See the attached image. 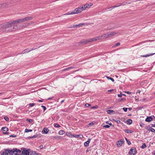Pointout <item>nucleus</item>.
<instances>
[{
  "label": "nucleus",
  "instance_id": "f257e3e1",
  "mask_svg": "<svg viewBox=\"0 0 155 155\" xmlns=\"http://www.w3.org/2000/svg\"><path fill=\"white\" fill-rule=\"evenodd\" d=\"M19 29L17 25H13L9 22L0 25V32L13 31Z\"/></svg>",
  "mask_w": 155,
  "mask_h": 155
},
{
  "label": "nucleus",
  "instance_id": "f03ea898",
  "mask_svg": "<svg viewBox=\"0 0 155 155\" xmlns=\"http://www.w3.org/2000/svg\"><path fill=\"white\" fill-rule=\"evenodd\" d=\"M84 10L83 8L81 6H80L78 8H76L74 10L71 12H69L64 14V15H69L81 13Z\"/></svg>",
  "mask_w": 155,
  "mask_h": 155
},
{
  "label": "nucleus",
  "instance_id": "7ed1b4c3",
  "mask_svg": "<svg viewBox=\"0 0 155 155\" xmlns=\"http://www.w3.org/2000/svg\"><path fill=\"white\" fill-rule=\"evenodd\" d=\"M9 154L10 155L11 153H14V154H15V155H21V153L22 151L19 149H18L17 148H14L12 150H9Z\"/></svg>",
  "mask_w": 155,
  "mask_h": 155
},
{
  "label": "nucleus",
  "instance_id": "20e7f679",
  "mask_svg": "<svg viewBox=\"0 0 155 155\" xmlns=\"http://www.w3.org/2000/svg\"><path fill=\"white\" fill-rule=\"evenodd\" d=\"M21 149L23 150L22 151L21 153L22 155H30L29 150H30L27 149V148L24 147H22L21 148ZM30 155H31V154Z\"/></svg>",
  "mask_w": 155,
  "mask_h": 155
},
{
  "label": "nucleus",
  "instance_id": "39448f33",
  "mask_svg": "<svg viewBox=\"0 0 155 155\" xmlns=\"http://www.w3.org/2000/svg\"><path fill=\"white\" fill-rule=\"evenodd\" d=\"M91 39L90 38L87 39L86 40H83L79 42L80 44L85 45L89 42H90Z\"/></svg>",
  "mask_w": 155,
  "mask_h": 155
},
{
  "label": "nucleus",
  "instance_id": "423d86ee",
  "mask_svg": "<svg viewBox=\"0 0 155 155\" xmlns=\"http://www.w3.org/2000/svg\"><path fill=\"white\" fill-rule=\"evenodd\" d=\"M137 152L136 148H131L129 152V153L130 155H134Z\"/></svg>",
  "mask_w": 155,
  "mask_h": 155
},
{
  "label": "nucleus",
  "instance_id": "0eeeda50",
  "mask_svg": "<svg viewBox=\"0 0 155 155\" xmlns=\"http://www.w3.org/2000/svg\"><path fill=\"white\" fill-rule=\"evenodd\" d=\"M9 150H11L8 149H4V151H3L2 153L1 154V155H8L9 153L8 152Z\"/></svg>",
  "mask_w": 155,
  "mask_h": 155
},
{
  "label": "nucleus",
  "instance_id": "6e6552de",
  "mask_svg": "<svg viewBox=\"0 0 155 155\" xmlns=\"http://www.w3.org/2000/svg\"><path fill=\"white\" fill-rule=\"evenodd\" d=\"M155 118V117L152 115L151 116L147 117L145 119V121L147 122H150L153 120V118Z\"/></svg>",
  "mask_w": 155,
  "mask_h": 155
},
{
  "label": "nucleus",
  "instance_id": "1a4fd4ad",
  "mask_svg": "<svg viewBox=\"0 0 155 155\" xmlns=\"http://www.w3.org/2000/svg\"><path fill=\"white\" fill-rule=\"evenodd\" d=\"M109 37H111L116 35L118 34V32H116L114 31H111L108 32Z\"/></svg>",
  "mask_w": 155,
  "mask_h": 155
},
{
  "label": "nucleus",
  "instance_id": "9d476101",
  "mask_svg": "<svg viewBox=\"0 0 155 155\" xmlns=\"http://www.w3.org/2000/svg\"><path fill=\"white\" fill-rule=\"evenodd\" d=\"M124 142V141L123 140H120L118 141L117 142V144L118 147H120L121 146L122 144Z\"/></svg>",
  "mask_w": 155,
  "mask_h": 155
},
{
  "label": "nucleus",
  "instance_id": "9b49d317",
  "mask_svg": "<svg viewBox=\"0 0 155 155\" xmlns=\"http://www.w3.org/2000/svg\"><path fill=\"white\" fill-rule=\"evenodd\" d=\"M91 40L90 41V42H91L93 41H96L97 40H101V36H99L95 38H90Z\"/></svg>",
  "mask_w": 155,
  "mask_h": 155
},
{
  "label": "nucleus",
  "instance_id": "f8f14e48",
  "mask_svg": "<svg viewBox=\"0 0 155 155\" xmlns=\"http://www.w3.org/2000/svg\"><path fill=\"white\" fill-rule=\"evenodd\" d=\"M91 139V138H89L87 141H86L84 143V145L85 147H87L88 146L89 144L90 143Z\"/></svg>",
  "mask_w": 155,
  "mask_h": 155
},
{
  "label": "nucleus",
  "instance_id": "ddd939ff",
  "mask_svg": "<svg viewBox=\"0 0 155 155\" xmlns=\"http://www.w3.org/2000/svg\"><path fill=\"white\" fill-rule=\"evenodd\" d=\"M35 49H36L35 48V49L32 48L31 50H29L28 49V48L25 49L23 51L22 54H25L26 53H27L28 52H29L30 51H31L32 50H35Z\"/></svg>",
  "mask_w": 155,
  "mask_h": 155
},
{
  "label": "nucleus",
  "instance_id": "4468645a",
  "mask_svg": "<svg viewBox=\"0 0 155 155\" xmlns=\"http://www.w3.org/2000/svg\"><path fill=\"white\" fill-rule=\"evenodd\" d=\"M101 39H105L108 37H109L108 33L106 34H104V35H102L101 36Z\"/></svg>",
  "mask_w": 155,
  "mask_h": 155
},
{
  "label": "nucleus",
  "instance_id": "2eb2a0df",
  "mask_svg": "<svg viewBox=\"0 0 155 155\" xmlns=\"http://www.w3.org/2000/svg\"><path fill=\"white\" fill-rule=\"evenodd\" d=\"M49 129L46 127L44 128L42 132L43 134H47L49 132Z\"/></svg>",
  "mask_w": 155,
  "mask_h": 155
},
{
  "label": "nucleus",
  "instance_id": "dca6fc26",
  "mask_svg": "<svg viewBox=\"0 0 155 155\" xmlns=\"http://www.w3.org/2000/svg\"><path fill=\"white\" fill-rule=\"evenodd\" d=\"M8 5L6 3H4L2 4H0V8H5Z\"/></svg>",
  "mask_w": 155,
  "mask_h": 155
},
{
  "label": "nucleus",
  "instance_id": "f3484780",
  "mask_svg": "<svg viewBox=\"0 0 155 155\" xmlns=\"http://www.w3.org/2000/svg\"><path fill=\"white\" fill-rule=\"evenodd\" d=\"M72 136L76 138L79 137L80 138H82L83 137V135L78 134H72Z\"/></svg>",
  "mask_w": 155,
  "mask_h": 155
},
{
  "label": "nucleus",
  "instance_id": "a211bd4d",
  "mask_svg": "<svg viewBox=\"0 0 155 155\" xmlns=\"http://www.w3.org/2000/svg\"><path fill=\"white\" fill-rule=\"evenodd\" d=\"M83 25V23L80 24L78 25H73V26H71V27H70V28H75V27H81L82 25Z\"/></svg>",
  "mask_w": 155,
  "mask_h": 155
},
{
  "label": "nucleus",
  "instance_id": "6ab92c4d",
  "mask_svg": "<svg viewBox=\"0 0 155 155\" xmlns=\"http://www.w3.org/2000/svg\"><path fill=\"white\" fill-rule=\"evenodd\" d=\"M29 23H24L23 24H22L21 25L20 27H19L20 28V27L21 28H25L26 26H28V25Z\"/></svg>",
  "mask_w": 155,
  "mask_h": 155
},
{
  "label": "nucleus",
  "instance_id": "aec40b11",
  "mask_svg": "<svg viewBox=\"0 0 155 155\" xmlns=\"http://www.w3.org/2000/svg\"><path fill=\"white\" fill-rule=\"evenodd\" d=\"M9 22H10V23H11L13 25H15V24H18V20H14L12 21H10Z\"/></svg>",
  "mask_w": 155,
  "mask_h": 155
},
{
  "label": "nucleus",
  "instance_id": "412c9836",
  "mask_svg": "<svg viewBox=\"0 0 155 155\" xmlns=\"http://www.w3.org/2000/svg\"><path fill=\"white\" fill-rule=\"evenodd\" d=\"M1 130L7 132L8 130V129L7 127H3L2 128Z\"/></svg>",
  "mask_w": 155,
  "mask_h": 155
},
{
  "label": "nucleus",
  "instance_id": "4be33fe9",
  "mask_svg": "<svg viewBox=\"0 0 155 155\" xmlns=\"http://www.w3.org/2000/svg\"><path fill=\"white\" fill-rule=\"evenodd\" d=\"M124 131H125L126 133L127 134H130L131 133L133 132V131L131 130H130L129 129H127L126 130H124Z\"/></svg>",
  "mask_w": 155,
  "mask_h": 155
},
{
  "label": "nucleus",
  "instance_id": "5701e85b",
  "mask_svg": "<svg viewBox=\"0 0 155 155\" xmlns=\"http://www.w3.org/2000/svg\"><path fill=\"white\" fill-rule=\"evenodd\" d=\"M127 124L128 125L130 124L132 122V120L131 119H129L127 120L126 122Z\"/></svg>",
  "mask_w": 155,
  "mask_h": 155
},
{
  "label": "nucleus",
  "instance_id": "b1692460",
  "mask_svg": "<svg viewBox=\"0 0 155 155\" xmlns=\"http://www.w3.org/2000/svg\"><path fill=\"white\" fill-rule=\"evenodd\" d=\"M33 17L31 16L25 17L26 21L31 20L32 19Z\"/></svg>",
  "mask_w": 155,
  "mask_h": 155
},
{
  "label": "nucleus",
  "instance_id": "393cba45",
  "mask_svg": "<svg viewBox=\"0 0 155 155\" xmlns=\"http://www.w3.org/2000/svg\"><path fill=\"white\" fill-rule=\"evenodd\" d=\"M155 54V53H152V54H147V55H141V56H140L143 57H149L150 56H152Z\"/></svg>",
  "mask_w": 155,
  "mask_h": 155
},
{
  "label": "nucleus",
  "instance_id": "a878e982",
  "mask_svg": "<svg viewBox=\"0 0 155 155\" xmlns=\"http://www.w3.org/2000/svg\"><path fill=\"white\" fill-rule=\"evenodd\" d=\"M73 68V67H69L68 68H65L63 70V71H66L67 70H68L70 69H71Z\"/></svg>",
  "mask_w": 155,
  "mask_h": 155
},
{
  "label": "nucleus",
  "instance_id": "bb28decb",
  "mask_svg": "<svg viewBox=\"0 0 155 155\" xmlns=\"http://www.w3.org/2000/svg\"><path fill=\"white\" fill-rule=\"evenodd\" d=\"M65 132L64 131V130H60L59 132V134L60 135H62L64 134Z\"/></svg>",
  "mask_w": 155,
  "mask_h": 155
},
{
  "label": "nucleus",
  "instance_id": "cd10ccee",
  "mask_svg": "<svg viewBox=\"0 0 155 155\" xmlns=\"http://www.w3.org/2000/svg\"><path fill=\"white\" fill-rule=\"evenodd\" d=\"M32 131V130L31 129H26L25 130V132H26V133L28 132H31Z\"/></svg>",
  "mask_w": 155,
  "mask_h": 155
},
{
  "label": "nucleus",
  "instance_id": "c85d7f7f",
  "mask_svg": "<svg viewBox=\"0 0 155 155\" xmlns=\"http://www.w3.org/2000/svg\"><path fill=\"white\" fill-rule=\"evenodd\" d=\"M108 113L109 114H110L111 113H113V112H114V111L113 110H108L107 111Z\"/></svg>",
  "mask_w": 155,
  "mask_h": 155
},
{
  "label": "nucleus",
  "instance_id": "c756f323",
  "mask_svg": "<svg viewBox=\"0 0 155 155\" xmlns=\"http://www.w3.org/2000/svg\"><path fill=\"white\" fill-rule=\"evenodd\" d=\"M125 139L127 141V144L129 145H130L131 144V143L130 142V141L128 140V139L126 138H125Z\"/></svg>",
  "mask_w": 155,
  "mask_h": 155
},
{
  "label": "nucleus",
  "instance_id": "7c9ffc66",
  "mask_svg": "<svg viewBox=\"0 0 155 155\" xmlns=\"http://www.w3.org/2000/svg\"><path fill=\"white\" fill-rule=\"evenodd\" d=\"M38 136V135H35L32 137H29V138H33L37 137Z\"/></svg>",
  "mask_w": 155,
  "mask_h": 155
},
{
  "label": "nucleus",
  "instance_id": "2f4dec72",
  "mask_svg": "<svg viewBox=\"0 0 155 155\" xmlns=\"http://www.w3.org/2000/svg\"><path fill=\"white\" fill-rule=\"evenodd\" d=\"M107 78L108 79L110 80L112 82H114V79L113 78H111L110 77H107Z\"/></svg>",
  "mask_w": 155,
  "mask_h": 155
},
{
  "label": "nucleus",
  "instance_id": "473e14b6",
  "mask_svg": "<svg viewBox=\"0 0 155 155\" xmlns=\"http://www.w3.org/2000/svg\"><path fill=\"white\" fill-rule=\"evenodd\" d=\"M147 146H146L145 143H143L142 147H141L142 148L144 149Z\"/></svg>",
  "mask_w": 155,
  "mask_h": 155
},
{
  "label": "nucleus",
  "instance_id": "72a5a7b5",
  "mask_svg": "<svg viewBox=\"0 0 155 155\" xmlns=\"http://www.w3.org/2000/svg\"><path fill=\"white\" fill-rule=\"evenodd\" d=\"M87 5L86 4L84 5L83 6H81L83 8L84 10V9L88 8L87 6Z\"/></svg>",
  "mask_w": 155,
  "mask_h": 155
},
{
  "label": "nucleus",
  "instance_id": "f704fd0d",
  "mask_svg": "<svg viewBox=\"0 0 155 155\" xmlns=\"http://www.w3.org/2000/svg\"><path fill=\"white\" fill-rule=\"evenodd\" d=\"M124 5V4H122L121 3H120L119 5H118V6H114L113 7H111V8H115L116 7H119V6H120V5Z\"/></svg>",
  "mask_w": 155,
  "mask_h": 155
},
{
  "label": "nucleus",
  "instance_id": "c9c22d12",
  "mask_svg": "<svg viewBox=\"0 0 155 155\" xmlns=\"http://www.w3.org/2000/svg\"><path fill=\"white\" fill-rule=\"evenodd\" d=\"M125 100V99L124 98H119L118 99V101L119 102H121L122 101H124Z\"/></svg>",
  "mask_w": 155,
  "mask_h": 155
},
{
  "label": "nucleus",
  "instance_id": "e433bc0d",
  "mask_svg": "<svg viewBox=\"0 0 155 155\" xmlns=\"http://www.w3.org/2000/svg\"><path fill=\"white\" fill-rule=\"evenodd\" d=\"M66 135L68 136L69 137L72 136V134L70 133H67Z\"/></svg>",
  "mask_w": 155,
  "mask_h": 155
},
{
  "label": "nucleus",
  "instance_id": "4c0bfd02",
  "mask_svg": "<svg viewBox=\"0 0 155 155\" xmlns=\"http://www.w3.org/2000/svg\"><path fill=\"white\" fill-rule=\"evenodd\" d=\"M145 128L148 130H150V127L149 126V125L148 126H147L145 127Z\"/></svg>",
  "mask_w": 155,
  "mask_h": 155
},
{
  "label": "nucleus",
  "instance_id": "58836bf2",
  "mask_svg": "<svg viewBox=\"0 0 155 155\" xmlns=\"http://www.w3.org/2000/svg\"><path fill=\"white\" fill-rule=\"evenodd\" d=\"M110 127V126L108 125H106L103 126V128H108Z\"/></svg>",
  "mask_w": 155,
  "mask_h": 155
},
{
  "label": "nucleus",
  "instance_id": "ea45409f",
  "mask_svg": "<svg viewBox=\"0 0 155 155\" xmlns=\"http://www.w3.org/2000/svg\"><path fill=\"white\" fill-rule=\"evenodd\" d=\"M87 6L88 8H89L91 6H92L93 4L92 3H90L89 4H87Z\"/></svg>",
  "mask_w": 155,
  "mask_h": 155
},
{
  "label": "nucleus",
  "instance_id": "a19ab883",
  "mask_svg": "<svg viewBox=\"0 0 155 155\" xmlns=\"http://www.w3.org/2000/svg\"><path fill=\"white\" fill-rule=\"evenodd\" d=\"M54 126L55 127H60V126L58 124H55Z\"/></svg>",
  "mask_w": 155,
  "mask_h": 155
},
{
  "label": "nucleus",
  "instance_id": "79ce46f5",
  "mask_svg": "<svg viewBox=\"0 0 155 155\" xmlns=\"http://www.w3.org/2000/svg\"><path fill=\"white\" fill-rule=\"evenodd\" d=\"M4 119L6 121H8L9 120V118L7 116H5Z\"/></svg>",
  "mask_w": 155,
  "mask_h": 155
},
{
  "label": "nucleus",
  "instance_id": "37998d69",
  "mask_svg": "<svg viewBox=\"0 0 155 155\" xmlns=\"http://www.w3.org/2000/svg\"><path fill=\"white\" fill-rule=\"evenodd\" d=\"M127 109H128V108H127L124 107L123 108V110L125 112H126L127 111Z\"/></svg>",
  "mask_w": 155,
  "mask_h": 155
},
{
  "label": "nucleus",
  "instance_id": "c03bdc74",
  "mask_svg": "<svg viewBox=\"0 0 155 155\" xmlns=\"http://www.w3.org/2000/svg\"><path fill=\"white\" fill-rule=\"evenodd\" d=\"M152 132H155V130L153 128L150 127V130Z\"/></svg>",
  "mask_w": 155,
  "mask_h": 155
},
{
  "label": "nucleus",
  "instance_id": "a18cd8bd",
  "mask_svg": "<svg viewBox=\"0 0 155 155\" xmlns=\"http://www.w3.org/2000/svg\"><path fill=\"white\" fill-rule=\"evenodd\" d=\"M27 121L29 122H30V123H31L33 121V120H32V119H27Z\"/></svg>",
  "mask_w": 155,
  "mask_h": 155
},
{
  "label": "nucleus",
  "instance_id": "49530a36",
  "mask_svg": "<svg viewBox=\"0 0 155 155\" xmlns=\"http://www.w3.org/2000/svg\"><path fill=\"white\" fill-rule=\"evenodd\" d=\"M18 21V23H19L22 22V19H17Z\"/></svg>",
  "mask_w": 155,
  "mask_h": 155
},
{
  "label": "nucleus",
  "instance_id": "de8ad7c7",
  "mask_svg": "<svg viewBox=\"0 0 155 155\" xmlns=\"http://www.w3.org/2000/svg\"><path fill=\"white\" fill-rule=\"evenodd\" d=\"M41 107L43 109L44 111H45L46 110V108L45 106L42 105Z\"/></svg>",
  "mask_w": 155,
  "mask_h": 155
},
{
  "label": "nucleus",
  "instance_id": "09e8293b",
  "mask_svg": "<svg viewBox=\"0 0 155 155\" xmlns=\"http://www.w3.org/2000/svg\"><path fill=\"white\" fill-rule=\"evenodd\" d=\"M60 137H58L57 136H54V137H53L52 139H57L58 138H60Z\"/></svg>",
  "mask_w": 155,
  "mask_h": 155
},
{
  "label": "nucleus",
  "instance_id": "8fccbe9b",
  "mask_svg": "<svg viewBox=\"0 0 155 155\" xmlns=\"http://www.w3.org/2000/svg\"><path fill=\"white\" fill-rule=\"evenodd\" d=\"M150 127H155V124H150L149 125Z\"/></svg>",
  "mask_w": 155,
  "mask_h": 155
},
{
  "label": "nucleus",
  "instance_id": "3c124183",
  "mask_svg": "<svg viewBox=\"0 0 155 155\" xmlns=\"http://www.w3.org/2000/svg\"><path fill=\"white\" fill-rule=\"evenodd\" d=\"M35 103H30L29 104V106L30 107H32L33 106H34V105H35Z\"/></svg>",
  "mask_w": 155,
  "mask_h": 155
},
{
  "label": "nucleus",
  "instance_id": "603ef678",
  "mask_svg": "<svg viewBox=\"0 0 155 155\" xmlns=\"http://www.w3.org/2000/svg\"><path fill=\"white\" fill-rule=\"evenodd\" d=\"M120 43L118 42L115 45V47H116L120 45Z\"/></svg>",
  "mask_w": 155,
  "mask_h": 155
},
{
  "label": "nucleus",
  "instance_id": "864d4df0",
  "mask_svg": "<svg viewBox=\"0 0 155 155\" xmlns=\"http://www.w3.org/2000/svg\"><path fill=\"white\" fill-rule=\"evenodd\" d=\"M91 106V104H85V107H88L89 106Z\"/></svg>",
  "mask_w": 155,
  "mask_h": 155
},
{
  "label": "nucleus",
  "instance_id": "5fc2aeb1",
  "mask_svg": "<svg viewBox=\"0 0 155 155\" xmlns=\"http://www.w3.org/2000/svg\"><path fill=\"white\" fill-rule=\"evenodd\" d=\"M9 137H16V135H10Z\"/></svg>",
  "mask_w": 155,
  "mask_h": 155
},
{
  "label": "nucleus",
  "instance_id": "6e6d98bb",
  "mask_svg": "<svg viewBox=\"0 0 155 155\" xmlns=\"http://www.w3.org/2000/svg\"><path fill=\"white\" fill-rule=\"evenodd\" d=\"M122 94H121V93H120V94H118L117 95V96L118 97H122Z\"/></svg>",
  "mask_w": 155,
  "mask_h": 155
},
{
  "label": "nucleus",
  "instance_id": "4d7b16f0",
  "mask_svg": "<svg viewBox=\"0 0 155 155\" xmlns=\"http://www.w3.org/2000/svg\"><path fill=\"white\" fill-rule=\"evenodd\" d=\"M3 134H4L8 135V134H9V133L8 132H4L3 133Z\"/></svg>",
  "mask_w": 155,
  "mask_h": 155
},
{
  "label": "nucleus",
  "instance_id": "13d9d810",
  "mask_svg": "<svg viewBox=\"0 0 155 155\" xmlns=\"http://www.w3.org/2000/svg\"><path fill=\"white\" fill-rule=\"evenodd\" d=\"M144 125V124L143 123H142L141 124H140V126L141 127H143Z\"/></svg>",
  "mask_w": 155,
  "mask_h": 155
},
{
  "label": "nucleus",
  "instance_id": "bf43d9fd",
  "mask_svg": "<svg viewBox=\"0 0 155 155\" xmlns=\"http://www.w3.org/2000/svg\"><path fill=\"white\" fill-rule=\"evenodd\" d=\"M22 22H24L25 21H26L25 18H24L23 19H22Z\"/></svg>",
  "mask_w": 155,
  "mask_h": 155
},
{
  "label": "nucleus",
  "instance_id": "052dcab7",
  "mask_svg": "<svg viewBox=\"0 0 155 155\" xmlns=\"http://www.w3.org/2000/svg\"><path fill=\"white\" fill-rule=\"evenodd\" d=\"M116 122H117V123L118 124L120 123L121 122L119 120H117V121L115 120Z\"/></svg>",
  "mask_w": 155,
  "mask_h": 155
},
{
  "label": "nucleus",
  "instance_id": "680f3d73",
  "mask_svg": "<svg viewBox=\"0 0 155 155\" xmlns=\"http://www.w3.org/2000/svg\"><path fill=\"white\" fill-rule=\"evenodd\" d=\"M143 108V107H138V108L139 110H141V109H142Z\"/></svg>",
  "mask_w": 155,
  "mask_h": 155
},
{
  "label": "nucleus",
  "instance_id": "e2e57ef3",
  "mask_svg": "<svg viewBox=\"0 0 155 155\" xmlns=\"http://www.w3.org/2000/svg\"><path fill=\"white\" fill-rule=\"evenodd\" d=\"M39 147H40V148L41 150L42 149V148H43V145H41V146H40Z\"/></svg>",
  "mask_w": 155,
  "mask_h": 155
},
{
  "label": "nucleus",
  "instance_id": "0e129e2a",
  "mask_svg": "<svg viewBox=\"0 0 155 155\" xmlns=\"http://www.w3.org/2000/svg\"><path fill=\"white\" fill-rule=\"evenodd\" d=\"M126 93H127L128 94H131V93L129 91L126 92Z\"/></svg>",
  "mask_w": 155,
  "mask_h": 155
},
{
  "label": "nucleus",
  "instance_id": "69168bd1",
  "mask_svg": "<svg viewBox=\"0 0 155 155\" xmlns=\"http://www.w3.org/2000/svg\"><path fill=\"white\" fill-rule=\"evenodd\" d=\"M108 124H109L111 126H112V127L114 126V125H113L112 124V123L110 122V123H109Z\"/></svg>",
  "mask_w": 155,
  "mask_h": 155
},
{
  "label": "nucleus",
  "instance_id": "338daca9",
  "mask_svg": "<svg viewBox=\"0 0 155 155\" xmlns=\"http://www.w3.org/2000/svg\"><path fill=\"white\" fill-rule=\"evenodd\" d=\"M146 100V98H143L142 100V101L143 102Z\"/></svg>",
  "mask_w": 155,
  "mask_h": 155
},
{
  "label": "nucleus",
  "instance_id": "774afa93",
  "mask_svg": "<svg viewBox=\"0 0 155 155\" xmlns=\"http://www.w3.org/2000/svg\"><path fill=\"white\" fill-rule=\"evenodd\" d=\"M52 98H53V97H49V98H48V100H51L52 99Z\"/></svg>",
  "mask_w": 155,
  "mask_h": 155
}]
</instances>
